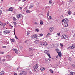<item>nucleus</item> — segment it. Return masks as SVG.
Listing matches in <instances>:
<instances>
[{
	"label": "nucleus",
	"instance_id": "30",
	"mask_svg": "<svg viewBox=\"0 0 75 75\" xmlns=\"http://www.w3.org/2000/svg\"><path fill=\"white\" fill-rule=\"evenodd\" d=\"M59 56L60 57H61L62 56V55H61V53H59Z\"/></svg>",
	"mask_w": 75,
	"mask_h": 75
},
{
	"label": "nucleus",
	"instance_id": "2",
	"mask_svg": "<svg viewBox=\"0 0 75 75\" xmlns=\"http://www.w3.org/2000/svg\"><path fill=\"white\" fill-rule=\"evenodd\" d=\"M10 57V56H6L3 59V61L4 62V61H7L8 60L7 59H8V58H7V57Z\"/></svg>",
	"mask_w": 75,
	"mask_h": 75
},
{
	"label": "nucleus",
	"instance_id": "39",
	"mask_svg": "<svg viewBox=\"0 0 75 75\" xmlns=\"http://www.w3.org/2000/svg\"><path fill=\"white\" fill-rule=\"evenodd\" d=\"M7 32H7V34H8L9 33H10V31L9 30H7Z\"/></svg>",
	"mask_w": 75,
	"mask_h": 75
},
{
	"label": "nucleus",
	"instance_id": "33",
	"mask_svg": "<svg viewBox=\"0 0 75 75\" xmlns=\"http://www.w3.org/2000/svg\"><path fill=\"white\" fill-rule=\"evenodd\" d=\"M49 18L50 20H51V19H52V17H51V16H50Z\"/></svg>",
	"mask_w": 75,
	"mask_h": 75
},
{
	"label": "nucleus",
	"instance_id": "8",
	"mask_svg": "<svg viewBox=\"0 0 75 75\" xmlns=\"http://www.w3.org/2000/svg\"><path fill=\"white\" fill-rule=\"evenodd\" d=\"M33 67L37 69L38 68V64H36Z\"/></svg>",
	"mask_w": 75,
	"mask_h": 75
},
{
	"label": "nucleus",
	"instance_id": "23",
	"mask_svg": "<svg viewBox=\"0 0 75 75\" xmlns=\"http://www.w3.org/2000/svg\"><path fill=\"white\" fill-rule=\"evenodd\" d=\"M47 55H48V56L50 58H51V56H50V54L47 53Z\"/></svg>",
	"mask_w": 75,
	"mask_h": 75
},
{
	"label": "nucleus",
	"instance_id": "18",
	"mask_svg": "<svg viewBox=\"0 0 75 75\" xmlns=\"http://www.w3.org/2000/svg\"><path fill=\"white\" fill-rule=\"evenodd\" d=\"M6 25V23H2L1 26H3V27H5V25Z\"/></svg>",
	"mask_w": 75,
	"mask_h": 75
},
{
	"label": "nucleus",
	"instance_id": "3",
	"mask_svg": "<svg viewBox=\"0 0 75 75\" xmlns=\"http://www.w3.org/2000/svg\"><path fill=\"white\" fill-rule=\"evenodd\" d=\"M62 39H66V38H67L68 37L66 35H63L62 36Z\"/></svg>",
	"mask_w": 75,
	"mask_h": 75
},
{
	"label": "nucleus",
	"instance_id": "53",
	"mask_svg": "<svg viewBox=\"0 0 75 75\" xmlns=\"http://www.w3.org/2000/svg\"><path fill=\"white\" fill-rule=\"evenodd\" d=\"M29 51H32V49H30L29 50Z\"/></svg>",
	"mask_w": 75,
	"mask_h": 75
},
{
	"label": "nucleus",
	"instance_id": "17",
	"mask_svg": "<svg viewBox=\"0 0 75 75\" xmlns=\"http://www.w3.org/2000/svg\"><path fill=\"white\" fill-rule=\"evenodd\" d=\"M33 35L34 38H37V37H38V35L36 34L34 35Z\"/></svg>",
	"mask_w": 75,
	"mask_h": 75
},
{
	"label": "nucleus",
	"instance_id": "42",
	"mask_svg": "<svg viewBox=\"0 0 75 75\" xmlns=\"http://www.w3.org/2000/svg\"><path fill=\"white\" fill-rule=\"evenodd\" d=\"M2 23H2V22H1L0 21V25H1V26Z\"/></svg>",
	"mask_w": 75,
	"mask_h": 75
},
{
	"label": "nucleus",
	"instance_id": "6",
	"mask_svg": "<svg viewBox=\"0 0 75 75\" xmlns=\"http://www.w3.org/2000/svg\"><path fill=\"white\" fill-rule=\"evenodd\" d=\"M64 27H68V22H64Z\"/></svg>",
	"mask_w": 75,
	"mask_h": 75
},
{
	"label": "nucleus",
	"instance_id": "14",
	"mask_svg": "<svg viewBox=\"0 0 75 75\" xmlns=\"http://www.w3.org/2000/svg\"><path fill=\"white\" fill-rule=\"evenodd\" d=\"M7 33H8V32H7V30H5L3 31L4 34H7Z\"/></svg>",
	"mask_w": 75,
	"mask_h": 75
},
{
	"label": "nucleus",
	"instance_id": "51",
	"mask_svg": "<svg viewBox=\"0 0 75 75\" xmlns=\"http://www.w3.org/2000/svg\"><path fill=\"white\" fill-rule=\"evenodd\" d=\"M1 14V11H0V16Z\"/></svg>",
	"mask_w": 75,
	"mask_h": 75
},
{
	"label": "nucleus",
	"instance_id": "47",
	"mask_svg": "<svg viewBox=\"0 0 75 75\" xmlns=\"http://www.w3.org/2000/svg\"><path fill=\"white\" fill-rule=\"evenodd\" d=\"M49 2L50 3V4H51L52 3V2H51V1H49Z\"/></svg>",
	"mask_w": 75,
	"mask_h": 75
},
{
	"label": "nucleus",
	"instance_id": "36",
	"mask_svg": "<svg viewBox=\"0 0 75 75\" xmlns=\"http://www.w3.org/2000/svg\"><path fill=\"white\" fill-rule=\"evenodd\" d=\"M72 47V48H73H73H75V45H74L73 46H71Z\"/></svg>",
	"mask_w": 75,
	"mask_h": 75
},
{
	"label": "nucleus",
	"instance_id": "48",
	"mask_svg": "<svg viewBox=\"0 0 75 75\" xmlns=\"http://www.w3.org/2000/svg\"><path fill=\"white\" fill-rule=\"evenodd\" d=\"M4 54V52H1V54Z\"/></svg>",
	"mask_w": 75,
	"mask_h": 75
},
{
	"label": "nucleus",
	"instance_id": "64",
	"mask_svg": "<svg viewBox=\"0 0 75 75\" xmlns=\"http://www.w3.org/2000/svg\"><path fill=\"white\" fill-rule=\"evenodd\" d=\"M73 74H75V71L73 72Z\"/></svg>",
	"mask_w": 75,
	"mask_h": 75
},
{
	"label": "nucleus",
	"instance_id": "16",
	"mask_svg": "<svg viewBox=\"0 0 75 75\" xmlns=\"http://www.w3.org/2000/svg\"><path fill=\"white\" fill-rule=\"evenodd\" d=\"M36 70H37V69H36L35 68L33 67V71L34 72H35Z\"/></svg>",
	"mask_w": 75,
	"mask_h": 75
},
{
	"label": "nucleus",
	"instance_id": "41",
	"mask_svg": "<svg viewBox=\"0 0 75 75\" xmlns=\"http://www.w3.org/2000/svg\"><path fill=\"white\" fill-rule=\"evenodd\" d=\"M29 34H30V33H29V31H28L27 32V35H29Z\"/></svg>",
	"mask_w": 75,
	"mask_h": 75
},
{
	"label": "nucleus",
	"instance_id": "32",
	"mask_svg": "<svg viewBox=\"0 0 75 75\" xmlns=\"http://www.w3.org/2000/svg\"><path fill=\"white\" fill-rule=\"evenodd\" d=\"M36 25H38V23H36V22H35L34 23Z\"/></svg>",
	"mask_w": 75,
	"mask_h": 75
},
{
	"label": "nucleus",
	"instance_id": "31",
	"mask_svg": "<svg viewBox=\"0 0 75 75\" xmlns=\"http://www.w3.org/2000/svg\"><path fill=\"white\" fill-rule=\"evenodd\" d=\"M14 39H12L11 40V42H14Z\"/></svg>",
	"mask_w": 75,
	"mask_h": 75
},
{
	"label": "nucleus",
	"instance_id": "27",
	"mask_svg": "<svg viewBox=\"0 0 75 75\" xmlns=\"http://www.w3.org/2000/svg\"><path fill=\"white\" fill-rule=\"evenodd\" d=\"M50 35V33H48L47 34V35L46 36V37H48V36H49V35Z\"/></svg>",
	"mask_w": 75,
	"mask_h": 75
},
{
	"label": "nucleus",
	"instance_id": "24",
	"mask_svg": "<svg viewBox=\"0 0 75 75\" xmlns=\"http://www.w3.org/2000/svg\"><path fill=\"white\" fill-rule=\"evenodd\" d=\"M50 72H51V73H52V74H53V71H52V69H50Z\"/></svg>",
	"mask_w": 75,
	"mask_h": 75
},
{
	"label": "nucleus",
	"instance_id": "25",
	"mask_svg": "<svg viewBox=\"0 0 75 75\" xmlns=\"http://www.w3.org/2000/svg\"><path fill=\"white\" fill-rule=\"evenodd\" d=\"M26 13H30V12H31V11L29 10H28L26 11Z\"/></svg>",
	"mask_w": 75,
	"mask_h": 75
},
{
	"label": "nucleus",
	"instance_id": "13",
	"mask_svg": "<svg viewBox=\"0 0 75 75\" xmlns=\"http://www.w3.org/2000/svg\"><path fill=\"white\" fill-rule=\"evenodd\" d=\"M9 11H13V8H9Z\"/></svg>",
	"mask_w": 75,
	"mask_h": 75
},
{
	"label": "nucleus",
	"instance_id": "26",
	"mask_svg": "<svg viewBox=\"0 0 75 75\" xmlns=\"http://www.w3.org/2000/svg\"><path fill=\"white\" fill-rule=\"evenodd\" d=\"M40 24H41V25H42V24H43V21H41L40 22Z\"/></svg>",
	"mask_w": 75,
	"mask_h": 75
},
{
	"label": "nucleus",
	"instance_id": "57",
	"mask_svg": "<svg viewBox=\"0 0 75 75\" xmlns=\"http://www.w3.org/2000/svg\"><path fill=\"white\" fill-rule=\"evenodd\" d=\"M74 37H75V33H74V35H73Z\"/></svg>",
	"mask_w": 75,
	"mask_h": 75
},
{
	"label": "nucleus",
	"instance_id": "10",
	"mask_svg": "<svg viewBox=\"0 0 75 75\" xmlns=\"http://www.w3.org/2000/svg\"><path fill=\"white\" fill-rule=\"evenodd\" d=\"M49 30L50 31V32L51 33V32L54 30V28H53V27H50V28Z\"/></svg>",
	"mask_w": 75,
	"mask_h": 75
},
{
	"label": "nucleus",
	"instance_id": "61",
	"mask_svg": "<svg viewBox=\"0 0 75 75\" xmlns=\"http://www.w3.org/2000/svg\"><path fill=\"white\" fill-rule=\"evenodd\" d=\"M13 18V19H14V20H15L16 18L15 17H14Z\"/></svg>",
	"mask_w": 75,
	"mask_h": 75
},
{
	"label": "nucleus",
	"instance_id": "5",
	"mask_svg": "<svg viewBox=\"0 0 75 75\" xmlns=\"http://www.w3.org/2000/svg\"><path fill=\"white\" fill-rule=\"evenodd\" d=\"M12 50L13 51H15V53L18 54V50H17V49H16V48H13Z\"/></svg>",
	"mask_w": 75,
	"mask_h": 75
},
{
	"label": "nucleus",
	"instance_id": "34",
	"mask_svg": "<svg viewBox=\"0 0 75 75\" xmlns=\"http://www.w3.org/2000/svg\"><path fill=\"white\" fill-rule=\"evenodd\" d=\"M31 38L33 39H34V36L33 35L31 37Z\"/></svg>",
	"mask_w": 75,
	"mask_h": 75
},
{
	"label": "nucleus",
	"instance_id": "9",
	"mask_svg": "<svg viewBox=\"0 0 75 75\" xmlns=\"http://www.w3.org/2000/svg\"><path fill=\"white\" fill-rule=\"evenodd\" d=\"M67 50H73V48H72V46H70L68 47L67 48Z\"/></svg>",
	"mask_w": 75,
	"mask_h": 75
},
{
	"label": "nucleus",
	"instance_id": "29",
	"mask_svg": "<svg viewBox=\"0 0 75 75\" xmlns=\"http://www.w3.org/2000/svg\"><path fill=\"white\" fill-rule=\"evenodd\" d=\"M47 52H48V51H47V50H46L44 51V52L45 53V54H47Z\"/></svg>",
	"mask_w": 75,
	"mask_h": 75
},
{
	"label": "nucleus",
	"instance_id": "58",
	"mask_svg": "<svg viewBox=\"0 0 75 75\" xmlns=\"http://www.w3.org/2000/svg\"><path fill=\"white\" fill-rule=\"evenodd\" d=\"M49 14H50V13H49V11H48V13H47V14L49 15Z\"/></svg>",
	"mask_w": 75,
	"mask_h": 75
},
{
	"label": "nucleus",
	"instance_id": "44",
	"mask_svg": "<svg viewBox=\"0 0 75 75\" xmlns=\"http://www.w3.org/2000/svg\"><path fill=\"white\" fill-rule=\"evenodd\" d=\"M63 18V15H61L60 16V18L62 19Z\"/></svg>",
	"mask_w": 75,
	"mask_h": 75
},
{
	"label": "nucleus",
	"instance_id": "45",
	"mask_svg": "<svg viewBox=\"0 0 75 75\" xmlns=\"http://www.w3.org/2000/svg\"><path fill=\"white\" fill-rule=\"evenodd\" d=\"M2 48H6V46H3L2 47Z\"/></svg>",
	"mask_w": 75,
	"mask_h": 75
},
{
	"label": "nucleus",
	"instance_id": "22",
	"mask_svg": "<svg viewBox=\"0 0 75 75\" xmlns=\"http://www.w3.org/2000/svg\"><path fill=\"white\" fill-rule=\"evenodd\" d=\"M33 7V5H30L29 7V8H32Z\"/></svg>",
	"mask_w": 75,
	"mask_h": 75
},
{
	"label": "nucleus",
	"instance_id": "63",
	"mask_svg": "<svg viewBox=\"0 0 75 75\" xmlns=\"http://www.w3.org/2000/svg\"><path fill=\"white\" fill-rule=\"evenodd\" d=\"M19 69V67H18L17 68V69Z\"/></svg>",
	"mask_w": 75,
	"mask_h": 75
},
{
	"label": "nucleus",
	"instance_id": "49",
	"mask_svg": "<svg viewBox=\"0 0 75 75\" xmlns=\"http://www.w3.org/2000/svg\"><path fill=\"white\" fill-rule=\"evenodd\" d=\"M47 59L49 61H51V59L50 58L48 59Z\"/></svg>",
	"mask_w": 75,
	"mask_h": 75
},
{
	"label": "nucleus",
	"instance_id": "12",
	"mask_svg": "<svg viewBox=\"0 0 75 75\" xmlns=\"http://www.w3.org/2000/svg\"><path fill=\"white\" fill-rule=\"evenodd\" d=\"M47 42H45L44 44H42L41 45H42V46H46L47 45Z\"/></svg>",
	"mask_w": 75,
	"mask_h": 75
},
{
	"label": "nucleus",
	"instance_id": "56",
	"mask_svg": "<svg viewBox=\"0 0 75 75\" xmlns=\"http://www.w3.org/2000/svg\"><path fill=\"white\" fill-rule=\"evenodd\" d=\"M23 49V47H21V50H22Z\"/></svg>",
	"mask_w": 75,
	"mask_h": 75
},
{
	"label": "nucleus",
	"instance_id": "52",
	"mask_svg": "<svg viewBox=\"0 0 75 75\" xmlns=\"http://www.w3.org/2000/svg\"><path fill=\"white\" fill-rule=\"evenodd\" d=\"M19 9H20V10H21L22 9V7H21L19 8Z\"/></svg>",
	"mask_w": 75,
	"mask_h": 75
},
{
	"label": "nucleus",
	"instance_id": "19",
	"mask_svg": "<svg viewBox=\"0 0 75 75\" xmlns=\"http://www.w3.org/2000/svg\"><path fill=\"white\" fill-rule=\"evenodd\" d=\"M4 72L3 71H2L0 73V75H3V74H4Z\"/></svg>",
	"mask_w": 75,
	"mask_h": 75
},
{
	"label": "nucleus",
	"instance_id": "50",
	"mask_svg": "<svg viewBox=\"0 0 75 75\" xmlns=\"http://www.w3.org/2000/svg\"><path fill=\"white\" fill-rule=\"evenodd\" d=\"M72 67H74V68H75V65L74 64H73Z\"/></svg>",
	"mask_w": 75,
	"mask_h": 75
},
{
	"label": "nucleus",
	"instance_id": "4",
	"mask_svg": "<svg viewBox=\"0 0 75 75\" xmlns=\"http://www.w3.org/2000/svg\"><path fill=\"white\" fill-rule=\"evenodd\" d=\"M21 75H26L27 73L26 71H22L21 73Z\"/></svg>",
	"mask_w": 75,
	"mask_h": 75
},
{
	"label": "nucleus",
	"instance_id": "35",
	"mask_svg": "<svg viewBox=\"0 0 75 75\" xmlns=\"http://www.w3.org/2000/svg\"><path fill=\"white\" fill-rule=\"evenodd\" d=\"M39 35L40 36H41V37H42V35H43V34H40V35Z\"/></svg>",
	"mask_w": 75,
	"mask_h": 75
},
{
	"label": "nucleus",
	"instance_id": "38",
	"mask_svg": "<svg viewBox=\"0 0 75 75\" xmlns=\"http://www.w3.org/2000/svg\"><path fill=\"white\" fill-rule=\"evenodd\" d=\"M57 35L58 36H59L60 35V33H57Z\"/></svg>",
	"mask_w": 75,
	"mask_h": 75
},
{
	"label": "nucleus",
	"instance_id": "43",
	"mask_svg": "<svg viewBox=\"0 0 75 75\" xmlns=\"http://www.w3.org/2000/svg\"><path fill=\"white\" fill-rule=\"evenodd\" d=\"M13 23L14 25H16L17 24V23H16V22H13Z\"/></svg>",
	"mask_w": 75,
	"mask_h": 75
},
{
	"label": "nucleus",
	"instance_id": "7",
	"mask_svg": "<svg viewBox=\"0 0 75 75\" xmlns=\"http://www.w3.org/2000/svg\"><path fill=\"white\" fill-rule=\"evenodd\" d=\"M21 14H17L16 15V17L17 18H21Z\"/></svg>",
	"mask_w": 75,
	"mask_h": 75
},
{
	"label": "nucleus",
	"instance_id": "54",
	"mask_svg": "<svg viewBox=\"0 0 75 75\" xmlns=\"http://www.w3.org/2000/svg\"><path fill=\"white\" fill-rule=\"evenodd\" d=\"M6 11H9V9H7V10H6Z\"/></svg>",
	"mask_w": 75,
	"mask_h": 75
},
{
	"label": "nucleus",
	"instance_id": "37",
	"mask_svg": "<svg viewBox=\"0 0 75 75\" xmlns=\"http://www.w3.org/2000/svg\"><path fill=\"white\" fill-rule=\"evenodd\" d=\"M35 31L37 32H38V31H39V30L38 29H36L35 30Z\"/></svg>",
	"mask_w": 75,
	"mask_h": 75
},
{
	"label": "nucleus",
	"instance_id": "15",
	"mask_svg": "<svg viewBox=\"0 0 75 75\" xmlns=\"http://www.w3.org/2000/svg\"><path fill=\"white\" fill-rule=\"evenodd\" d=\"M15 28H14V34H15V38H16V39H17V40H18V38H17V36H16V35L15 34Z\"/></svg>",
	"mask_w": 75,
	"mask_h": 75
},
{
	"label": "nucleus",
	"instance_id": "55",
	"mask_svg": "<svg viewBox=\"0 0 75 75\" xmlns=\"http://www.w3.org/2000/svg\"><path fill=\"white\" fill-rule=\"evenodd\" d=\"M14 75H17V73H14Z\"/></svg>",
	"mask_w": 75,
	"mask_h": 75
},
{
	"label": "nucleus",
	"instance_id": "46",
	"mask_svg": "<svg viewBox=\"0 0 75 75\" xmlns=\"http://www.w3.org/2000/svg\"><path fill=\"white\" fill-rule=\"evenodd\" d=\"M28 41V40H26V41H25V43H26Z\"/></svg>",
	"mask_w": 75,
	"mask_h": 75
},
{
	"label": "nucleus",
	"instance_id": "21",
	"mask_svg": "<svg viewBox=\"0 0 75 75\" xmlns=\"http://www.w3.org/2000/svg\"><path fill=\"white\" fill-rule=\"evenodd\" d=\"M40 40L38 39V40H36L35 41H34V42H39Z\"/></svg>",
	"mask_w": 75,
	"mask_h": 75
},
{
	"label": "nucleus",
	"instance_id": "20",
	"mask_svg": "<svg viewBox=\"0 0 75 75\" xmlns=\"http://www.w3.org/2000/svg\"><path fill=\"white\" fill-rule=\"evenodd\" d=\"M68 14L70 15L71 14V11L69 10L68 12Z\"/></svg>",
	"mask_w": 75,
	"mask_h": 75
},
{
	"label": "nucleus",
	"instance_id": "60",
	"mask_svg": "<svg viewBox=\"0 0 75 75\" xmlns=\"http://www.w3.org/2000/svg\"><path fill=\"white\" fill-rule=\"evenodd\" d=\"M36 40H38V38H36Z\"/></svg>",
	"mask_w": 75,
	"mask_h": 75
},
{
	"label": "nucleus",
	"instance_id": "1",
	"mask_svg": "<svg viewBox=\"0 0 75 75\" xmlns=\"http://www.w3.org/2000/svg\"><path fill=\"white\" fill-rule=\"evenodd\" d=\"M69 20L67 18H65L64 19H63L62 20V23H64V22H66V23H68Z\"/></svg>",
	"mask_w": 75,
	"mask_h": 75
},
{
	"label": "nucleus",
	"instance_id": "40",
	"mask_svg": "<svg viewBox=\"0 0 75 75\" xmlns=\"http://www.w3.org/2000/svg\"><path fill=\"white\" fill-rule=\"evenodd\" d=\"M60 46H61V47H63V44H62V43H60Z\"/></svg>",
	"mask_w": 75,
	"mask_h": 75
},
{
	"label": "nucleus",
	"instance_id": "62",
	"mask_svg": "<svg viewBox=\"0 0 75 75\" xmlns=\"http://www.w3.org/2000/svg\"><path fill=\"white\" fill-rule=\"evenodd\" d=\"M73 15H74V16H75V13H74Z\"/></svg>",
	"mask_w": 75,
	"mask_h": 75
},
{
	"label": "nucleus",
	"instance_id": "59",
	"mask_svg": "<svg viewBox=\"0 0 75 75\" xmlns=\"http://www.w3.org/2000/svg\"><path fill=\"white\" fill-rule=\"evenodd\" d=\"M26 1V0H23V2H24V1Z\"/></svg>",
	"mask_w": 75,
	"mask_h": 75
},
{
	"label": "nucleus",
	"instance_id": "11",
	"mask_svg": "<svg viewBox=\"0 0 75 75\" xmlns=\"http://www.w3.org/2000/svg\"><path fill=\"white\" fill-rule=\"evenodd\" d=\"M57 52L58 55H59V54H60L61 53V51H60V50H59L58 49H56V50Z\"/></svg>",
	"mask_w": 75,
	"mask_h": 75
},
{
	"label": "nucleus",
	"instance_id": "28",
	"mask_svg": "<svg viewBox=\"0 0 75 75\" xmlns=\"http://www.w3.org/2000/svg\"><path fill=\"white\" fill-rule=\"evenodd\" d=\"M73 74H74V73L72 72L70 73V75H73Z\"/></svg>",
	"mask_w": 75,
	"mask_h": 75
}]
</instances>
